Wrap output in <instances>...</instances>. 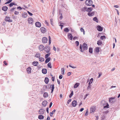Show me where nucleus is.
Instances as JSON below:
<instances>
[{
	"instance_id": "obj_62",
	"label": "nucleus",
	"mask_w": 120,
	"mask_h": 120,
	"mask_svg": "<svg viewBox=\"0 0 120 120\" xmlns=\"http://www.w3.org/2000/svg\"><path fill=\"white\" fill-rule=\"evenodd\" d=\"M71 74V73L70 72H68V73L67 74V75L68 76H70Z\"/></svg>"
},
{
	"instance_id": "obj_47",
	"label": "nucleus",
	"mask_w": 120,
	"mask_h": 120,
	"mask_svg": "<svg viewBox=\"0 0 120 120\" xmlns=\"http://www.w3.org/2000/svg\"><path fill=\"white\" fill-rule=\"evenodd\" d=\"M80 31L81 32H83L84 34H85V31L84 29L82 28H81L80 29Z\"/></svg>"
},
{
	"instance_id": "obj_52",
	"label": "nucleus",
	"mask_w": 120,
	"mask_h": 120,
	"mask_svg": "<svg viewBox=\"0 0 120 120\" xmlns=\"http://www.w3.org/2000/svg\"><path fill=\"white\" fill-rule=\"evenodd\" d=\"M14 14L15 15H18L19 14V12L15 11V12Z\"/></svg>"
},
{
	"instance_id": "obj_53",
	"label": "nucleus",
	"mask_w": 120,
	"mask_h": 120,
	"mask_svg": "<svg viewBox=\"0 0 120 120\" xmlns=\"http://www.w3.org/2000/svg\"><path fill=\"white\" fill-rule=\"evenodd\" d=\"M88 110H87V111H86V113H85V116H87L88 115Z\"/></svg>"
},
{
	"instance_id": "obj_36",
	"label": "nucleus",
	"mask_w": 120,
	"mask_h": 120,
	"mask_svg": "<svg viewBox=\"0 0 120 120\" xmlns=\"http://www.w3.org/2000/svg\"><path fill=\"white\" fill-rule=\"evenodd\" d=\"M93 20L94 21H95L96 22H98V20L96 17H94L93 19Z\"/></svg>"
},
{
	"instance_id": "obj_23",
	"label": "nucleus",
	"mask_w": 120,
	"mask_h": 120,
	"mask_svg": "<svg viewBox=\"0 0 120 120\" xmlns=\"http://www.w3.org/2000/svg\"><path fill=\"white\" fill-rule=\"evenodd\" d=\"M45 82L46 84H47L49 81V79L48 77H46L45 78Z\"/></svg>"
},
{
	"instance_id": "obj_39",
	"label": "nucleus",
	"mask_w": 120,
	"mask_h": 120,
	"mask_svg": "<svg viewBox=\"0 0 120 120\" xmlns=\"http://www.w3.org/2000/svg\"><path fill=\"white\" fill-rule=\"evenodd\" d=\"M89 52L91 53L93 52V49L91 48H90L89 49Z\"/></svg>"
},
{
	"instance_id": "obj_64",
	"label": "nucleus",
	"mask_w": 120,
	"mask_h": 120,
	"mask_svg": "<svg viewBox=\"0 0 120 120\" xmlns=\"http://www.w3.org/2000/svg\"><path fill=\"white\" fill-rule=\"evenodd\" d=\"M50 118L48 116H47V120H50Z\"/></svg>"
},
{
	"instance_id": "obj_2",
	"label": "nucleus",
	"mask_w": 120,
	"mask_h": 120,
	"mask_svg": "<svg viewBox=\"0 0 120 120\" xmlns=\"http://www.w3.org/2000/svg\"><path fill=\"white\" fill-rule=\"evenodd\" d=\"M102 102L103 105L104 106V109L105 108H109V104L106 101L104 100H102Z\"/></svg>"
},
{
	"instance_id": "obj_31",
	"label": "nucleus",
	"mask_w": 120,
	"mask_h": 120,
	"mask_svg": "<svg viewBox=\"0 0 120 120\" xmlns=\"http://www.w3.org/2000/svg\"><path fill=\"white\" fill-rule=\"evenodd\" d=\"M50 59L51 58L49 57L46 59L45 60V63H48L50 61Z\"/></svg>"
},
{
	"instance_id": "obj_55",
	"label": "nucleus",
	"mask_w": 120,
	"mask_h": 120,
	"mask_svg": "<svg viewBox=\"0 0 120 120\" xmlns=\"http://www.w3.org/2000/svg\"><path fill=\"white\" fill-rule=\"evenodd\" d=\"M27 13H28V14L30 16H32L33 15V14L31 13L30 12L28 11H27Z\"/></svg>"
},
{
	"instance_id": "obj_21",
	"label": "nucleus",
	"mask_w": 120,
	"mask_h": 120,
	"mask_svg": "<svg viewBox=\"0 0 120 120\" xmlns=\"http://www.w3.org/2000/svg\"><path fill=\"white\" fill-rule=\"evenodd\" d=\"M42 72L44 74H45L47 73V70L46 69L43 68L42 69Z\"/></svg>"
},
{
	"instance_id": "obj_1",
	"label": "nucleus",
	"mask_w": 120,
	"mask_h": 120,
	"mask_svg": "<svg viewBox=\"0 0 120 120\" xmlns=\"http://www.w3.org/2000/svg\"><path fill=\"white\" fill-rule=\"evenodd\" d=\"M80 46L79 47V49L81 52H83L85 50H86L87 49V45L85 43H84L82 45L83 49H82V45H80Z\"/></svg>"
},
{
	"instance_id": "obj_20",
	"label": "nucleus",
	"mask_w": 120,
	"mask_h": 120,
	"mask_svg": "<svg viewBox=\"0 0 120 120\" xmlns=\"http://www.w3.org/2000/svg\"><path fill=\"white\" fill-rule=\"evenodd\" d=\"M8 9V8L6 6H4L2 8V10L4 11H6Z\"/></svg>"
},
{
	"instance_id": "obj_63",
	"label": "nucleus",
	"mask_w": 120,
	"mask_h": 120,
	"mask_svg": "<svg viewBox=\"0 0 120 120\" xmlns=\"http://www.w3.org/2000/svg\"><path fill=\"white\" fill-rule=\"evenodd\" d=\"M84 108H82L80 109V112H82L84 110Z\"/></svg>"
},
{
	"instance_id": "obj_34",
	"label": "nucleus",
	"mask_w": 120,
	"mask_h": 120,
	"mask_svg": "<svg viewBox=\"0 0 120 120\" xmlns=\"http://www.w3.org/2000/svg\"><path fill=\"white\" fill-rule=\"evenodd\" d=\"M45 59L43 57H40L39 58V60L40 61L42 62L44 61Z\"/></svg>"
},
{
	"instance_id": "obj_12",
	"label": "nucleus",
	"mask_w": 120,
	"mask_h": 120,
	"mask_svg": "<svg viewBox=\"0 0 120 120\" xmlns=\"http://www.w3.org/2000/svg\"><path fill=\"white\" fill-rule=\"evenodd\" d=\"M36 26L37 27H40L41 26V23L39 22H37L35 23Z\"/></svg>"
},
{
	"instance_id": "obj_59",
	"label": "nucleus",
	"mask_w": 120,
	"mask_h": 120,
	"mask_svg": "<svg viewBox=\"0 0 120 120\" xmlns=\"http://www.w3.org/2000/svg\"><path fill=\"white\" fill-rule=\"evenodd\" d=\"M115 10L117 11V14L118 15H119V11H118V10L117 9H115Z\"/></svg>"
},
{
	"instance_id": "obj_30",
	"label": "nucleus",
	"mask_w": 120,
	"mask_h": 120,
	"mask_svg": "<svg viewBox=\"0 0 120 120\" xmlns=\"http://www.w3.org/2000/svg\"><path fill=\"white\" fill-rule=\"evenodd\" d=\"M40 54L38 52H37L35 55V56L37 58H40Z\"/></svg>"
},
{
	"instance_id": "obj_46",
	"label": "nucleus",
	"mask_w": 120,
	"mask_h": 120,
	"mask_svg": "<svg viewBox=\"0 0 120 120\" xmlns=\"http://www.w3.org/2000/svg\"><path fill=\"white\" fill-rule=\"evenodd\" d=\"M73 95V91H71V93L69 95V97L70 98H71Z\"/></svg>"
},
{
	"instance_id": "obj_42",
	"label": "nucleus",
	"mask_w": 120,
	"mask_h": 120,
	"mask_svg": "<svg viewBox=\"0 0 120 120\" xmlns=\"http://www.w3.org/2000/svg\"><path fill=\"white\" fill-rule=\"evenodd\" d=\"M49 53L48 54H46V55H45V58L46 59L47 58H48V56H49L50 54H51V53Z\"/></svg>"
},
{
	"instance_id": "obj_6",
	"label": "nucleus",
	"mask_w": 120,
	"mask_h": 120,
	"mask_svg": "<svg viewBox=\"0 0 120 120\" xmlns=\"http://www.w3.org/2000/svg\"><path fill=\"white\" fill-rule=\"evenodd\" d=\"M77 104V102L75 100L73 101L72 103V105L74 107H75Z\"/></svg>"
},
{
	"instance_id": "obj_45",
	"label": "nucleus",
	"mask_w": 120,
	"mask_h": 120,
	"mask_svg": "<svg viewBox=\"0 0 120 120\" xmlns=\"http://www.w3.org/2000/svg\"><path fill=\"white\" fill-rule=\"evenodd\" d=\"M6 0L7 1H8L5 3V4H9V3H11L12 1V0Z\"/></svg>"
},
{
	"instance_id": "obj_10",
	"label": "nucleus",
	"mask_w": 120,
	"mask_h": 120,
	"mask_svg": "<svg viewBox=\"0 0 120 120\" xmlns=\"http://www.w3.org/2000/svg\"><path fill=\"white\" fill-rule=\"evenodd\" d=\"M41 30L42 33H44L46 32V30L44 27H41Z\"/></svg>"
},
{
	"instance_id": "obj_28",
	"label": "nucleus",
	"mask_w": 120,
	"mask_h": 120,
	"mask_svg": "<svg viewBox=\"0 0 120 120\" xmlns=\"http://www.w3.org/2000/svg\"><path fill=\"white\" fill-rule=\"evenodd\" d=\"M27 14L26 13H24L22 14V16L24 18H26L27 16Z\"/></svg>"
},
{
	"instance_id": "obj_15",
	"label": "nucleus",
	"mask_w": 120,
	"mask_h": 120,
	"mask_svg": "<svg viewBox=\"0 0 120 120\" xmlns=\"http://www.w3.org/2000/svg\"><path fill=\"white\" fill-rule=\"evenodd\" d=\"M29 23L30 24H32L33 22V20L32 18H29L28 20Z\"/></svg>"
},
{
	"instance_id": "obj_14",
	"label": "nucleus",
	"mask_w": 120,
	"mask_h": 120,
	"mask_svg": "<svg viewBox=\"0 0 120 120\" xmlns=\"http://www.w3.org/2000/svg\"><path fill=\"white\" fill-rule=\"evenodd\" d=\"M94 14V11L92 12H88L87 13L88 15L90 16H93Z\"/></svg>"
},
{
	"instance_id": "obj_17",
	"label": "nucleus",
	"mask_w": 120,
	"mask_h": 120,
	"mask_svg": "<svg viewBox=\"0 0 120 120\" xmlns=\"http://www.w3.org/2000/svg\"><path fill=\"white\" fill-rule=\"evenodd\" d=\"M68 38L70 39V40H72L73 37L71 34L68 33Z\"/></svg>"
},
{
	"instance_id": "obj_40",
	"label": "nucleus",
	"mask_w": 120,
	"mask_h": 120,
	"mask_svg": "<svg viewBox=\"0 0 120 120\" xmlns=\"http://www.w3.org/2000/svg\"><path fill=\"white\" fill-rule=\"evenodd\" d=\"M100 49V48L98 47H97L96 48L95 51L97 52H98L99 51V49Z\"/></svg>"
},
{
	"instance_id": "obj_35",
	"label": "nucleus",
	"mask_w": 120,
	"mask_h": 120,
	"mask_svg": "<svg viewBox=\"0 0 120 120\" xmlns=\"http://www.w3.org/2000/svg\"><path fill=\"white\" fill-rule=\"evenodd\" d=\"M64 31L66 32H68L69 31V30L67 28H65L64 30Z\"/></svg>"
},
{
	"instance_id": "obj_33",
	"label": "nucleus",
	"mask_w": 120,
	"mask_h": 120,
	"mask_svg": "<svg viewBox=\"0 0 120 120\" xmlns=\"http://www.w3.org/2000/svg\"><path fill=\"white\" fill-rule=\"evenodd\" d=\"M13 5H16V4L12 2L11 3L8 5L10 7H12Z\"/></svg>"
},
{
	"instance_id": "obj_11",
	"label": "nucleus",
	"mask_w": 120,
	"mask_h": 120,
	"mask_svg": "<svg viewBox=\"0 0 120 120\" xmlns=\"http://www.w3.org/2000/svg\"><path fill=\"white\" fill-rule=\"evenodd\" d=\"M39 50L40 51H42L44 49V47L42 45H40L39 47Z\"/></svg>"
},
{
	"instance_id": "obj_24",
	"label": "nucleus",
	"mask_w": 120,
	"mask_h": 120,
	"mask_svg": "<svg viewBox=\"0 0 120 120\" xmlns=\"http://www.w3.org/2000/svg\"><path fill=\"white\" fill-rule=\"evenodd\" d=\"M38 118L40 120L43 119L44 118V116L41 115H39L38 116Z\"/></svg>"
},
{
	"instance_id": "obj_18",
	"label": "nucleus",
	"mask_w": 120,
	"mask_h": 120,
	"mask_svg": "<svg viewBox=\"0 0 120 120\" xmlns=\"http://www.w3.org/2000/svg\"><path fill=\"white\" fill-rule=\"evenodd\" d=\"M47 104V102L46 101H43L42 103V104L43 106L44 107H45Z\"/></svg>"
},
{
	"instance_id": "obj_60",
	"label": "nucleus",
	"mask_w": 120,
	"mask_h": 120,
	"mask_svg": "<svg viewBox=\"0 0 120 120\" xmlns=\"http://www.w3.org/2000/svg\"><path fill=\"white\" fill-rule=\"evenodd\" d=\"M52 102H51L50 104L49 105V107L50 108L52 106Z\"/></svg>"
},
{
	"instance_id": "obj_7",
	"label": "nucleus",
	"mask_w": 120,
	"mask_h": 120,
	"mask_svg": "<svg viewBox=\"0 0 120 120\" xmlns=\"http://www.w3.org/2000/svg\"><path fill=\"white\" fill-rule=\"evenodd\" d=\"M45 112V110L43 109H41L39 110V114H43Z\"/></svg>"
},
{
	"instance_id": "obj_44",
	"label": "nucleus",
	"mask_w": 120,
	"mask_h": 120,
	"mask_svg": "<svg viewBox=\"0 0 120 120\" xmlns=\"http://www.w3.org/2000/svg\"><path fill=\"white\" fill-rule=\"evenodd\" d=\"M106 38V37L105 36H101L100 39L101 40H103L104 39Z\"/></svg>"
},
{
	"instance_id": "obj_27",
	"label": "nucleus",
	"mask_w": 120,
	"mask_h": 120,
	"mask_svg": "<svg viewBox=\"0 0 120 120\" xmlns=\"http://www.w3.org/2000/svg\"><path fill=\"white\" fill-rule=\"evenodd\" d=\"M48 94L46 92L45 93L43 94V97L45 98H46L48 97Z\"/></svg>"
},
{
	"instance_id": "obj_4",
	"label": "nucleus",
	"mask_w": 120,
	"mask_h": 120,
	"mask_svg": "<svg viewBox=\"0 0 120 120\" xmlns=\"http://www.w3.org/2000/svg\"><path fill=\"white\" fill-rule=\"evenodd\" d=\"M5 20L6 21H7L9 22H12V20L10 19V17L7 16H6L5 17Z\"/></svg>"
},
{
	"instance_id": "obj_16",
	"label": "nucleus",
	"mask_w": 120,
	"mask_h": 120,
	"mask_svg": "<svg viewBox=\"0 0 120 120\" xmlns=\"http://www.w3.org/2000/svg\"><path fill=\"white\" fill-rule=\"evenodd\" d=\"M115 98H111L109 99V101L110 103H113L114 101V99H115Z\"/></svg>"
},
{
	"instance_id": "obj_9",
	"label": "nucleus",
	"mask_w": 120,
	"mask_h": 120,
	"mask_svg": "<svg viewBox=\"0 0 120 120\" xmlns=\"http://www.w3.org/2000/svg\"><path fill=\"white\" fill-rule=\"evenodd\" d=\"M97 29L98 31H101L103 30V28L101 27L100 26L98 25L97 26Z\"/></svg>"
},
{
	"instance_id": "obj_22",
	"label": "nucleus",
	"mask_w": 120,
	"mask_h": 120,
	"mask_svg": "<svg viewBox=\"0 0 120 120\" xmlns=\"http://www.w3.org/2000/svg\"><path fill=\"white\" fill-rule=\"evenodd\" d=\"M31 68L30 67H29L27 68L26 70L28 73H31Z\"/></svg>"
},
{
	"instance_id": "obj_5",
	"label": "nucleus",
	"mask_w": 120,
	"mask_h": 120,
	"mask_svg": "<svg viewBox=\"0 0 120 120\" xmlns=\"http://www.w3.org/2000/svg\"><path fill=\"white\" fill-rule=\"evenodd\" d=\"M42 41L43 43H45L47 42L48 39L46 37H44L42 38Z\"/></svg>"
},
{
	"instance_id": "obj_25",
	"label": "nucleus",
	"mask_w": 120,
	"mask_h": 120,
	"mask_svg": "<svg viewBox=\"0 0 120 120\" xmlns=\"http://www.w3.org/2000/svg\"><path fill=\"white\" fill-rule=\"evenodd\" d=\"M102 41L100 40H99L97 41V44L98 45H101L102 44Z\"/></svg>"
},
{
	"instance_id": "obj_58",
	"label": "nucleus",
	"mask_w": 120,
	"mask_h": 120,
	"mask_svg": "<svg viewBox=\"0 0 120 120\" xmlns=\"http://www.w3.org/2000/svg\"><path fill=\"white\" fill-rule=\"evenodd\" d=\"M15 8H13L11 9L10 11L12 12L13 11H14V9H15Z\"/></svg>"
},
{
	"instance_id": "obj_41",
	"label": "nucleus",
	"mask_w": 120,
	"mask_h": 120,
	"mask_svg": "<svg viewBox=\"0 0 120 120\" xmlns=\"http://www.w3.org/2000/svg\"><path fill=\"white\" fill-rule=\"evenodd\" d=\"M87 8L86 7H84L82 9V10L83 11H87Z\"/></svg>"
},
{
	"instance_id": "obj_56",
	"label": "nucleus",
	"mask_w": 120,
	"mask_h": 120,
	"mask_svg": "<svg viewBox=\"0 0 120 120\" xmlns=\"http://www.w3.org/2000/svg\"><path fill=\"white\" fill-rule=\"evenodd\" d=\"M62 77L63 76L62 75H60L59 77V79H61L62 78Z\"/></svg>"
},
{
	"instance_id": "obj_54",
	"label": "nucleus",
	"mask_w": 120,
	"mask_h": 120,
	"mask_svg": "<svg viewBox=\"0 0 120 120\" xmlns=\"http://www.w3.org/2000/svg\"><path fill=\"white\" fill-rule=\"evenodd\" d=\"M69 67H71L73 68H76V67L74 66H72L70 64L69 65Z\"/></svg>"
},
{
	"instance_id": "obj_57",
	"label": "nucleus",
	"mask_w": 120,
	"mask_h": 120,
	"mask_svg": "<svg viewBox=\"0 0 120 120\" xmlns=\"http://www.w3.org/2000/svg\"><path fill=\"white\" fill-rule=\"evenodd\" d=\"M71 99H70L69 100H68V102H67V103L68 104H69V103L71 102Z\"/></svg>"
},
{
	"instance_id": "obj_43",
	"label": "nucleus",
	"mask_w": 120,
	"mask_h": 120,
	"mask_svg": "<svg viewBox=\"0 0 120 120\" xmlns=\"http://www.w3.org/2000/svg\"><path fill=\"white\" fill-rule=\"evenodd\" d=\"M79 85L78 83H76L74 85V87L75 88H76Z\"/></svg>"
},
{
	"instance_id": "obj_38",
	"label": "nucleus",
	"mask_w": 120,
	"mask_h": 120,
	"mask_svg": "<svg viewBox=\"0 0 120 120\" xmlns=\"http://www.w3.org/2000/svg\"><path fill=\"white\" fill-rule=\"evenodd\" d=\"M61 74L62 75H64V68H62L61 69Z\"/></svg>"
},
{
	"instance_id": "obj_37",
	"label": "nucleus",
	"mask_w": 120,
	"mask_h": 120,
	"mask_svg": "<svg viewBox=\"0 0 120 120\" xmlns=\"http://www.w3.org/2000/svg\"><path fill=\"white\" fill-rule=\"evenodd\" d=\"M47 66L48 68H52V66L51 65V63L50 62H49L47 64Z\"/></svg>"
},
{
	"instance_id": "obj_50",
	"label": "nucleus",
	"mask_w": 120,
	"mask_h": 120,
	"mask_svg": "<svg viewBox=\"0 0 120 120\" xmlns=\"http://www.w3.org/2000/svg\"><path fill=\"white\" fill-rule=\"evenodd\" d=\"M75 44L76 45V46H78L79 45V42L78 41H77L75 42Z\"/></svg>"
},
{
	"instance_id": "obj_32",
	"label": "nucleus",
	"mask_w": 120,
	"mask_h": 120,
	"mask_svg": "<svg viewBox=\"0 0 120 120\" xmlns=\"http://www.w3.org/2000/svg\"><path fill=\"white\" fill-rule=\"evenodd\" d=\"M93 78H91L89 82L88 83V85H90L92 84V83L93 82Z\"/></svg>"
},
{
	"instance_id": "obj_51",
	"label": "nucleus",
	"mask_w": 120,
	"mask_h": 120,
	"mask_svg": "<svg viewBox=\"0 0 120 120\" xmlns=\"http://www.w3.org/2000/svg\"><path fill=\"white\" fill-rule=\"evenodd\" d=\"M91 86L90 85H88V86L87 88V89L89 90V89H90L91 88Z\"/></svg>"
},
{
	"instance_id": "obj_49",
	"label": "nucleus",
	"mask_w": 120,
	"mask_h": 120,
	"mask_svg": "<svg viewBox=\"0 0 120 120\" xmlns=\"http://www.w3.org/2000/svg\"><path fill=\"white\" fill-rule=\"evenodd\" d=\"M53 20L52 19H50V23L51 24L53 25Z\"/></svg>"
},
{
	"instance_id": "obj_3",
	"label": "nucleus",
	"mask_w": 120,
	"mask_h": 120,
	"mask_svg": "<svg viewBox=\"0 0 120 120\" xmlns=\"http://www.w3.org/2000/svg\"><path fill=\"white\" fill-rule=\"evenodd\" d=\"M92 3V1L91 0H86L85 2L86 5L88 6L91 5Z\"/></svg>"
},
{
	"instance_id": "obj_29",
	"label": "nucleus",
	"mask_w": 120,
	"mask_h": 120,
	"mask_svg": "<svg viewBox=\"0 0 120 120\" xmlns=\"http://www.w3.org/2000/svg\"><path fill=\"white\" fill-rule=\"evenodd\" d=\"M93 8H88L87 9L86 11L89 12H90L91 11H92Z\"/></svg>"
},
{
	"instance_id": "obj_13",
	"label": "nucleus",
	"mask_w": 120,
	"mask_h": 120,
	"mask_svg": "<svg viewBox=\"0 0 120 120\" xmlns=\"http://www.w3.org/2000/svg\"><path fill=\"white\" fill-rule=\"evenodd\" d=\"M95 110V107L94 106H92L90 109V112L91 113H92L93 112H94Z\"/></svg>"
},
{
	"instance_id": "obj_19",
	"label": "nucleus",
	"mask_w": 120,
	"mask_h": 120,
	"mask_svg": "<svg viewBox=\"0 0 120 120\" xmlns=\"http://www.w3.org/2000/svg\"><path fill=\"white\" fill-rule=\"evenodd\" d=\"M50 88H52L51 89V93L52 94L53 91L54 90V85L52 84L50 86Z\"/></svg>"
},
{
	"instance_id": "obj_61",
	"label": "nucleus",
	"mask_w": 120,
	"mask_h": 120,
	"mask_svg": "<svg viewBox=\"0 0 120 120\" xmlns=\"http://www.w3.org/2000/svg\"><path fill=\"white\" fill-rule=\"evenodd\" d=\"M53 114V113H52V112H50V115L52 117V115Z\"/></svg>"
},
{
	"instance_id": "obj_8",
	"label": "nucleus",
	"mask_w": 120,
	"mask_h": 120,
	"mask_svg": "<svg viewBox=\"0 0 120 120\" xmlns=\"http://www.w3.org/2000/svg\"><path fill=\"white\" fill-rule=\"evenodd\" d=\"M45 50L46 53H49L50 51L49 47L48 46H46L45 48Z\"/></svg>"
},
{
	"instance_id": "obj_48",
	"label": "nucleus",
	"mask_w": 120,
	"mask_h": 120,
	"mask_svg": "<svg viewBox=\"0 0 120 120\" xmlns=\"http://www.w3.org/2000/svg\"><path fill=\"white\" fill-rule=\"evenodd\" d=\"M51 37L50 36H49V45H50L51 43Z\"/></svg>"
},
{
	"instance_id": "obj_26",
	"label": "nucleus",
	"mask_w": 120,
	"mask_h": 120,
	"mask_svg": "<svg viewBox=\"0 0 120 120\" xmlns=\"http://www.w3.org/2000/svg\"><path fill=\"white\" fill-rule=\"evenodd\" d=\"M32 64L33 65L36 66L38 65V63L37 61L35 62L34 61L33 62Z\"/></svg>"
}]
</instances>
